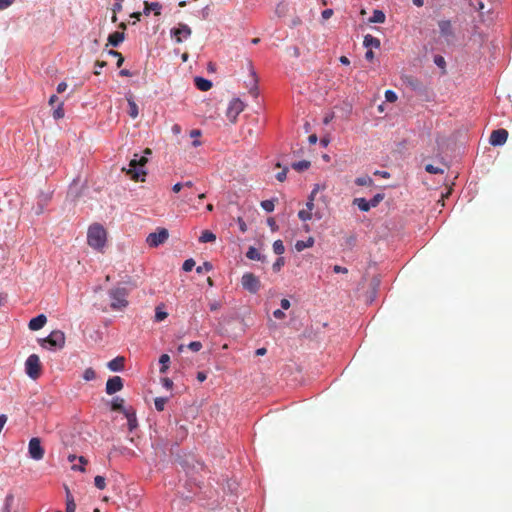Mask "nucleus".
<instances>
[{"mask_svg":"<svg viewBox=\"0 0 512 512\" xmlns=\"http://www.w3.org/2000/svg\"><path fill=\"white\" fill-rule=\"evenodd\" d=\"M78 460L80 464H73L72 469L79 470L81 472L85 471L84 466L87 464V460L83 456L78 457Z\"/></svg>","mask_w":512,"mask_h":512,"instance_id":"37","label":"nucleus"},{"mask_svg":"<svg viewBox=\"0 0 512 512\" xmlns=\"http://www.w3.org/2000/svg\"><path fill=\"white\" fill-rule=\"evenodd\" d=\"M471 2V5L478 11H483L484 8H485V5L484 3L482 2V0H470Z\"/></svg>","mask_w":512,"mask_h":512,"instance_id":"48","label":"nucleus"},{"mask_svg":"<svg viewBox=\"0 0 512 512\" xmlns=\"http://www.w3.org/2000/svg\"><path fill=\"white\" fill-rule=\"evenodd\" d=\"M47 322V318L44 314H40L29 321L28 327L32 331L41 329Z\"/></svg>","mask_w":512,"mask_h":512,"instance_id":"14","label":"nucleus"},{"mask_svg":"<svg viewBox=\"0 0 512 512\" xmlns=\"http://www.w3.org/2000/svg\"><path fill=\"white\" fill-rule=\"evenodd\" d=\"M290 306H291V304H290V301L288 299L284 298V299L281 300V307H282V309L287 310V309L290 308Z\"/></svg>","mask_w":512,"mask_h":512,"instance_id":"61","label":"nucleus"},{"mask_svg":"<svg viewBox=\"0 0 512 512\" xmlns=\"http://www.w3.org/2000/svg\"><path fill=\"white\" fill-rule=\"evenodd\" d=\"M67 89V84L66 82H60L57 86V92L58 93H63L65 90Z\"/></svg>","mask_w":512,"mask_h":512,"instance_id":"60","label":"nucleus"},{"mask_svg":"<svg viewBox=\"0 0 512 512\" xmlns=\"http://www.w3.org/2000/svg\"><path fill=\"white\" fill-rule=\"evenodd\" d=\"M314 242H315V240H314L313 237H308V239L305 240V241H303V240L296 241L294 247H295L297 252H301V251H303L306 248L312 247L314 245Z\"/></svg>","mask_w":512,"mask_h":512,"instance_id":"19","label":"nucleus"},{"mask_svg":"<svg viewBox=\"0 0 512 512\" xmlns=\"http://www.w3.org/2000/svg\"><path fill=\"white\" fill-rule=\"evenodd\" d=\"M385 14L381 10H374L372 17L370 18V22L372 23H384L385 22Z\"/></svg>","mask_w":512,"mask_h":512,"instance_id":"28","label":"nucleus"},{"mask_svg":"<svg viewBox=\"0 0 512 512\" xmlns=\"http://www.w3.org/2000/svg\"><path fill=\"white\" fill-rule=\"evenodd\" d=\"M168 316V314L163 311L160 307H157L156 308V311H155V320L157 322H160V321H163L164 319H166Z\"/></svg>","mask_w":512,"mask_h":512,"instance_id":"40","label":"nucleus"},{"mask_svg":"<svg viewBox=\"0 0 512 512\" xmlns=\"http://www.w3.org/2000/svg\"><path fill=\"white\" fill-rule=\"evenodd\" d=\"M212 268H213L212 264H211L210 262L206 261V262H204L202 265H200V266H198V267L196 268V272H197L198 274H202V273H204V272H209V271H211V270H212Z\"/></svg>","mask_w":512,"mask_h":512,"instance_id":"33","label":"nucleus"},{"mask_svg":"<svg viewBox=\"0 0 512 512\" xmlns=\"http://www.w3.org/2000/svg\"><path fill=\"white\" fill-rule=\"evenodd\" d=\"M298 217L302 221L310 220L312 218V212L307 210V209L300 210L299 213H298Z\"/></svg>","mask_w":512,"mask_h":512,"instance_id":"42","label":"nucleus"},{"mask_svg":"<svg viewBox=\"0 0 512 512\" xmlns=\"http://www.w3.org/2000/svg\"><path fill=\"white\" fill-rule=\"evenodd\" d=\"M125 358L118 356L113 360L109 361L107 366L111 371H122L124 369Z\"/></svg>","mask_w":512,"mask_h":512,"instance_id":"17","label":"nucleus"},{"mask_svg":"<svg viewBox=\"0 0 512 512\" xmlns=\"http://www.w3.org/2000/svg\"><path fill=\"white\" fill-rule=\"evenodd\" d=\"M333 271L335 273H337V274L338 273H344V274L348 273V269L347 268L339 266V265H334Z\"/></svg>","mask_w":512,"mask_h":512,"instance_id":"53","label":"nucleus"},{"mask_svg":"<svg viewBox=\"0 0 512 512\" xmlns=\"http://www.w3.org/2000/svg\"><path fill=\"white\" fill-rule=\"evenodd\" d=\"M15 0H0V11L8 8Z\"/></svg>","mask_w":512,"mask_h":512,"instance_id":"52","label":"nucleus"},{"mask_svg":"<svg viewBox=\"0 0 512 512\" xmlns=\"http://www.w3.org/2000/svg\"><path fill=\"white\" fill-rule=\"evenodd\" d=\"M83 378L86 381L94 380L96 378V373L92 368H87L83 373Z\"/></svg>","mask_w":512,"mask_h":512,"instance_id":"41","label":"nucleus"},{"mask_svg":"<svg viewBox=\"0 0 512 512\" xmlns=\"http://www.w3.org/2000/svg\"><path fill=\"white\" fill-rule=\"evenodd\" d=\"M125 415H126L127 420H128L129 430L132 431L137 426L136 416H135L134 413L131 414L129 412H125Z\"/></svg>","mask_w":512,"mask_h":512,"instance_id":"31","label":"nucleus"},{"mask_svg":"<svg viewBox=\"0 0 512 512\" xmlns=\"http://www.w3.org/2000/svg\"><path fill=\"white\" fill-rule=\"evenodd\" d=\"M161 9H162V6L160 3L158 2H148V1H144V10H143V13L145 15H149L151 11L154 12V14L156 16L160 15L161 14Z\"/></svg>","mask_w":512,"mask_h":512,"instance_id":"15","label":"nucleus"},{"mask_svg":"<svg viewBox=\"0 0 512 512\" xmlns=\"http://www.w3.org/2000/svg\"><path fill=\"white\" fill-rule=\"evenodd\" d=\"M147 162L148 160L145 156L134 154V157L129 162V168L123 167L122 171L134 181H144V177L146 176L144 167Z\"/></svg>","mask_w":512,"mask_h":512,"instance_id":"1","label":"nucleus"},{"mask_svg":"<svg viewBox=\"0 0 512 512\" xmlns=\"http://www.w3.org/2000/svg\"><path fill=\"white\" fill-rule=\"evenodd\" d=\"M285 260L283 257H279L273 264L272 268L274 272H279L281 268L284 266Z\"/></svg>","mask_w":512,"mask_h":512,"instance_id":"46","label":"nucleus"},{"mask_svg":"<svg viewBox=\"0 0 512 512\" xmlns=\"http://www.w3.org/2000/svg\"><path fill=\"white\" fill-rule=\"evenodd\" d=\"M188 348L194 352H198L202 348V343L199 341H193L189 343Z\"/></svg>","mask_w":512,"mask_h":512,"instance_id":"49","label":"nucleus"},{"mask_svg":"<svg viewBox=\"0 0 512 512\" xmlns=\"http://www.w3.org/2000/svg\"><path fill=\"white\" fill-rule=\"evenodd\" d=\"M65 490H66V504H70V501L71 502H75L74 498H73V495L71 494V492L68 489V487H65Z\"/></svg>","mask_w":512,"mask_h":512,"instance_id":"59","label":"nucleus"},{"mask_svg":"<svg viewBox=\"0 0 512 512\" xmlns=\"http://www.w3.org/2000/svg\"><path fill=\"white\" fill-rule=\"evenodd\" d=\"M397 98L398 97L394 91H392V90L385 91V99L387 102L393 103L397 100Z\"/></svg>","mask_w":512,"mask_h":512,"instance_id":"45","label":"nucleus"},{"mask_svg":"<svg viewBox=\"0 0 512 512\" xmlns=\"http://www.w3.org/2000/svg\"><path fill=\"white\" fill-rule=\"evenodd\" d=\"M434 62L439 67H444L445 66V60H444V58L442 56H436L435 59H434Z\"/></svg>","mask_w":512,"mask_h":512,"instance_id":"55","label":"nucleus"},{"mask_svg":"<svg viewBox=\"0 0 512 512\" xmlns=\"http://www.w3.org/2000/svg\"><path fill=\"white\" fill-rule=\"evenodd\" d=\"M375 175H378V176H381L382 178H389L390 177V173L387 172V171H375L374 172Z\"/></svg>","mask_w":512,"mask_h":512,"instance_id":"63","label":"nucleus"},{"mask_svg":"<svg viewBox=\"0 0 512 512\" xmlns=\"http://www.w3.org/2000/svg\"><path fill=\"white\" fill-rule=\"evenodd\" d=\"M363 45L367 48H370V47L379 48L380 40L370 34H367L364 36Z\"/></svg>","mask_w":512,"mask_h":512,"instance_id":"20","label":"nucleus"},{"mask_svg":"<svg viewBox=\"0 0 512 512\" xmlns=\"http://www.w3.org/2000/svg\"><path fill=\"white\" fill-rule=\"evenodd\" d=\"M169 237L168 230L165 228L158 229L156 232L147 236L146 242L150 247H157L163 244Z\"/></svg>","mask_w":512,"mask_h":512,"instance_id":"7","label":"nucleus"},{"mask_svg":"<svg viewBox=\"0 0 512 512\" xmlns=\"http://www.w3.org/2000/svg\"><path fill=\"white\" fill-rule=\"evenodd\" d=\"M161 381H162V384H163V386H164L165 388H167V389H171V388H172V386H173V382H172V380H171V379H169V378H163Z\"/></svg>","mask_w":512,"mask_h":512,"instance_id":"56","label":"nucleus"},{"mask_svg":"<svg viewBox=\"0 0 512 512\" xmlns=\"http://www.w3.org/2000/svg\"><path fill=\"white\" fill-rule=\"evenodd\" d=\"M190 136L195 139L193 141V146L197 147V146L201 145V142L199 140H197V138L201 136V131L200 130H198V129L192 130L190 132Z\"/></svg>","mask_w":512,"mask_h":512,"instance_id":"43","label":"nucleus"},{"mask_svg":"<svg viewBox=\"0 0 512 512\" xmlns=\"http://www.w3.org/2000/svg\"><path fill=\"white\" fill-rule=\"evenodd\" d=\"M241 284L245 290L252 294H256L261 288L259 278L250 272L243 274L241 278Z\"/></svg>","mask_w":512,"mask_h":512,"instance_id":"6","label":"nucleus"},{"mask_svg":"<svg viewBox=\"0 0 512 512\" xmlns=\"http://www.w3.org/2000/svg\"><path fill=\"white\" fill-rule=\"evenodd\" d=\"M273 251L277 255H282L285 252V247L282 240H276L273 243Z\"/></svg>","mask_w":512,"mask_h":512,"instance_id":"32","label":"nucleus"},{"mask_svg":"<svg viewBox=\"0 0 512 512\" xmlns=\"http://www.w3.org/2000/svg\"><path fill=\"white\" fill-rule=\"evenodd\" d=\"M195 86L201 91H208L212 87V82L202 77H195Z\"/></svg>","mask_w":512,"mask_h":512,"instance_id":"18","label":"nucleus"},{"mask_svg":"<svg viewBox=\"0 0 512 512\" xmlns=\"http://www.w3.org/2000/svg\"><path fill=\"white\" fill-rule=\"evenodd\" d=\"M355 184L358 186H371L373 185V179L368 175L360 176L355 179Z\"/></svg>","mask_w":512,"mask_h":512,"instance_id":"27","label":"nucleus"},{"mask_svg":"<svg viewBox=\"0 0 512 512\" xmlns=\"http://www.w3.org/2000/svg\"><path fill=\"white\" fill-rule=\"evenodd\" d=\"M53 117L55 119H60L64 117L63 103H60V105L53 111Z\"/></svg>","mask_w":512,"mask_h":512,"instance_id":"47","label":"nucleus"},{"mask_svg":"<svg viewBox=\"0 0 512 512\" xmlns=\"http://www.w3.org/2000/svg\"><path fill=\"white\" fill-rule=\"evenodd\" d=\"M167 401H168V398H166V397H157L154 400V405H155L156 410L163 411Z\"/></svg>","mask_w":512,"mask_h":512,"instance_id":"30","label":"nucleus"},{"mask_svg":"<svg viewBox=\"0 0 512 512\" xmlns=\"http://www.w3.org/2000/svg\"><path fill=\"white\" fill-rule=\"evenodd\" d=\"M311 166L310 161L302 160L292 164V168L298 172H303Z\"/></svg>","mask_w":512,"mask_h":512,"instance_id":"25","label":"nucleus"},{"mask_svg":"<svg viewBox=\"0 0 512 512\" xmlns=\"http://www.w3.org/2000/svg\"><path fill=\"white\" fill-rule=\"evenodd\" d=\"M261 207L266 212H272L275 208L274 200H264L261 202Z\"/></svg>","mask_w":512,"mask_h":512,"instance_id":"34","label":"nucleus"},{"mask_svg":"<svg viewBox=\"0 0 512 512\" xmlns=\"http://www.w3.org/2000/svg\"><path fill=\"white\" fill-rule=\"evenodd\" d=\"M127 102L129 106L128 114L131 118L135 119L139 115L138 106L133 100L132 96L127 97Z\"/></svg>","mask_w":512,"mask_h":512,"instance_id":"22","label":"nucleus"},{"mask_svg":"<svg viewBox=\"0 0 512 512\" xmlns=\"http://www.w3.org/2000/svg\"><path fill=\"white\" fill-rule=\"evenodd\" d=\"M221 307H222V303H221V301L214 300V301H211V302L209 303V309H210L211 311H217V310H219Z\"/></svg>","mask_w":512,"mask_h":512,"instance_id":"50","label":"nucleus"},{"mask_svg":"<svg viewBox=\"0 0 512 512\" xmlns=\"http://www.w3.org/2000/svg\"><path fill=\"white\" fill-rule=\"evenodd\" d=\"M76 504L75 502H71L70 504H66V512H75Z\"/></svg>","mask_w":512,"mask_h":512,"instance_id":"62","label":"nucleus"},{"mask_svg":"<svg viewBox=\"0 0 512 512\" xmlns=\"http://www.w3.org/2000/svg\"><path fill=\"white\" fill-rule=\"evenodd\" d=\"M13 499H14V497L11 494L6 496V498H5V506H6L7 511H9V508H10L12 502H13Z\"/></svg>","mask_w":512,"mask_h":512,"instance_id":"57","label":"nucleus"},{"mask_svg":"<svg viewBox=\"0 0 512 512\" xmlns=\"http://www.w3.org/2000/svg\"><path fill=\"white\" fill-rule=\"evenodd\" d=\"M508 138V131L505 129H497L492 131L490 135V144L493 146L503 145Z\"/></svg>","mask_w":512,"mask_h":512,"instance_id":"12","label":"nucleus"},{"mask_svg":"<svg viewBox=\"0 0 512 512\" xmlns=\"http://www.w3.org/2000/svg\"><path fill=\"white\" fill-rule=\"evenodd\" d=\"M170 362V357L168 354H162L159 358V363L161 364L160 373H165L168 369V363Z\"/></svg>","mask_w":512,"mask_h":512,"instance_id":"29","label":"nucleus"},{"mask_svg":"<svg viewBox=\"0 0 512 512\" xmlns=\"http://www.w3.org/2000/svg\"><path fill=\"white\" fill-rule=\"evenodd\" d=\"M111 409L114 411H121L123 413L127 412L124 409V399L119 397L114 398L111 404Z\"/></svg>","mask_w":512,"mask_h":512,"instance_id":"24","label":"nucleus"},{"mask_svg":"<svg viewBox=\"0 0 512 512\" xmlns=\"http://www.w3.org/2000/svg\"><path fill=\"white\" fill-rule=\"evenodd\" d=\"M123 388V380L120 376L110 377L106 382V393L113 395Z\"/></svg>","mask_w":512,"mask_h":512,"instance_id":"11","label":"nucleus"},{"mask_svg":"<svg viewBox=\"0 0 512 512\" xmlns=\"http://www.w3.org/2000/svg\"><path fill=\"white\" fill-rule=\"evenodd\" d=\"M273 315L276 319H284L286 316L285 313L280 309L275 310L273 312Z\"/></svg>","mask_w":512,"mask_h":512,"instance_id":"58","label":"nucleus"},{"mask_svg":"<svg viewBox=\"0 0 512 512\" xmlns=\"http://www.w3.org/2000/svg\"><path fill=\"white\" fill-rule=\"evenodd\" d=\"M194 266H195V261L192 258H190V259L185 260V262L183 263L182 269L185 272H189L193 269Z\"/></svg>","mask_w":512,"mask_h":512,"instance_id":"44","label":"nucleus"},{"mask_svg":"<svg viewBox=\"0 0 512 512\" xmlns=\"http://www.w3.org/2000/svg\"><path fill=\"white\" fill-rule=\"evenodd\" d=\"M425 170H426V172H428L430 174H443L444 173L443 169L436 167L432 164H427L425 166Z\"/></svg>","mask_w":512,"mask_h":512,"instance_id":"36","label":"nucleus"},{"mask_svg":"<svg viewBox=\"0 0 512 512\" xmlns=\"http://www.w3.org/2000/svg\"><path fill=\"white\" fill-rule=\"evenodd\" d=\"M125 39V33L123 31H115L108 36V44L117 47Z\"/></svg>","mask_w":512,"mask_h":512,"instance_id":"16","label":"nucleus"},{"mask_svg":"<svg viewBox=\"0 0 512 512\" xmlns=\"http://www.w3.org/2000/svg\"><path fill=\"white\" fill-rule=\"evenodd\" d=\"M29 455L34 460H41L44 457V449L39 438H32L28 445Z\"/></svg>","mask_w":512,"mask_h":512,"instance_id":"9","label":"nucleus"},{"mask_svg":"<svg viewBox=\"0 0 512 512\" xmlns=\"http://www.w3.org/2000/svg\"><path fill=\"white\" fill-rule=\"evenodd\" d=\"M108 54L113 57H117V67H121L124 62L122 54L116 50H109Z\"/></svg>","mask_w":512,"mask_h":512,"instance_id":"35","label":"nucleus"},{"mask_svg":"<svg viewBox=\"0 0 512 512\" xmlns=\"http://www.w3.org/2000/svg\"><path fill=\"white\" fill-rule=\"evenodd\" d=\"M244 103L240 99H233L227 108L226 116L231 123H235L238 115L244 110Z\"/></svg>","mask_w":512,"mask_h":512,"instance_id":"8","label":"nucleus"},{"mask_svg":"<svg viewBox=\"0 0 512 512\" xmlns=\"http://www.w3.org/2000/svg\"><path fill=\"white\" fill-rule=\"evenodd\" d=\"M87 241L90 247L96 250H102L106 243V230L99 224L89 227Z\"/></svg>","mask_w":512,"mask_h":512,"instance_id":"2","label":"nucleus"},{"mask_svg":"<svg viewBox=\"0 0 512 512\" xmlns=\"http://www.w3.org/2000/svg\"><path fill=\"white\" fill-rule=\"evenodd\" d=\"M40 345L50 350L62 349L65 345V334L60 330H54L46 338L40 339Z\"/></svg>","mask_w":512,"mask_h":512,"instance_id":"4","label":"nucleus"},{"mask_svg":"<svg viewBox=\"0 0 512 512\" xmlns=\"http://www.w3.org/2000/svg\"><path fill=\"white\" fill-rule=\"evenodd\" d=\"M322 18L324 20H328L330 17H332L333 15V10L332 9H325L323 12H322Z\"/></svg>","mask_w":512,"mask_h":512,"instance_id":"54","label":"nucleus"},{"mask_svg":"<svg viewBox=\"0 0 512 512\" xmlns=\"http://www.w3.org/2000/svg\"><path fill=\"white\" fill-rule=\"evenodd\" d=\"M110 307L113 310H122L128 306V290L125 287H116L108 292Z\"/></svg>","mask_w":512,"mask_h":512,"instance_id":"3","label":"nucleus"},{"mask_svg":"<svg viewBox=\"0 0 512 512\" xmlns=\"http://www.w3.org/2000/svg\"><path fill=\"white\" fill-rule=\"evenodd\" d=\"M439 31L442 37L450 40L454 37L453 26L450 20H440L438 22Z\"/></svg>","mask_w":512,"mask_h":512,"instance_id":"13","label":"nucleus"},{"mask_svg":"<svg viewBox=\"0 0 512 512\" xmlns=\"http://www.w3.org/2000/svg\"><path fill=\"white\" fill-rule=\"evenodd\" d=\"M384 199L383 194H376L372 199L369 200V205L371 208L376 207L382 200Z\"/></svg>","mask_w":512,"mask_h":512,"instance_id":"39","label":"nucleus"},{"mask_svg":"<svg viewBox=\"0 0 512 512\" xmlns=\"http://www.w3.org/2000/svg\"><path fill=\"white\" fill-rule=\"evenodd\" d=\"M353 203L357 205V207L364 212H367L371 209L369 205V201H367L365 198H355Z\"/></svg>","mask_w":512,"mask_h":512,"instance_id":"23","label":"nucleus"},{"mask_svg":"<svg viewBox=\"0 0 512 512\" xmlns=\"http://www.w3.org/2000/svg\"><path fill=\"white\" fill-rule=\"evenodd\" d=\"M191 33V28L183 23H180L177 28H173L171 30V34L175 38V41L177 43H181L183 41V38H188L191 35Z\"/></svg>","mask_w":512,"mask_h":512,"instance_id":"10","label":"nucleus"},{"mask_svg":"<svg viewBox=\"0 0 512 512\" xmlns=\"http://www.w3.org/2000/svg\"><path fill=\"white\" fill-rule=\"evenodd\" d=\"M206 378H207V375H206V373H205V372H201V371H200V372H198V373H197V380H198L199 382H203V381H205V380H206Z\"/></svg>","mask_w":512,"mask_h":512,"instance_id":"64","label":"nucleus"},{"mask_svg":"<svg viewBox=\"0 0 512 512\" xmlns=\"http://www.w3.org/2000/svg\"><path fill=\"white\" fill-rule=\"evenodd\" d=\"M246 257L250 260H257V261H266V257L262 256L260 252L255 247H249Z\"/></svg>","mask_w":512,"mask_h":512,"instance_id":"21","label":"nucleus"},{"mask_svg":"<svg viewBox=\"0 0 512 512\" xmlns=\"http://www.w3.org/2000/svg\"><path fill=\"white\" fill-rule=\"evenodd\" d=\"M25 371L27 375L36 380L41 374L40 359L36 354H31L25 362Z\"/></svg>","mask_w":512,"mask_h":512,"instance_id":"5","label":"nucleus"},{"mask_svg":"<svg viewBox=\"0 0 512 512\" xmlns=\"http://www.w3.org/2000/svg\"><path fill=\"white\" fill-rule=\"evenodd\" d=\"M94 484L98 489L103 490L106 487L105 478L103 476L97 475L94 478Z\"/></svg>","mask_w":512,"mask_h":512,"instance_id":"38","label":"nucleus"},{"mask_svg":"<svg viewBox=\"0 0 512 512\" xmlns=\"http://www.w3.org/2000/svg\"><path fill=\"white\" fill-rule=\"evenodd\" d=\"M216 239V236L214 233H212L211 231L209 230H204L202 233H201V236L199 238V241L201 243H207V242H213L215 241Z\"/></svg>","mask_w":512,"mask_h":512,"instance_id":"26","label":"nucleus"},{"mask_svg":"<svg viewBox=\"0 0 512 512\" xmlns=\"http://www.w3.org/2000/svg\"><path fill=\"white\" fill-rule=\"evenodd\" d=\"M288 168H284L281 172L276 174V179L283 182L286 179Z\"/></svg>","mask_w":512,"mask_h":512,"instance_id":"51","label":"nucleus"}]
</instances>
